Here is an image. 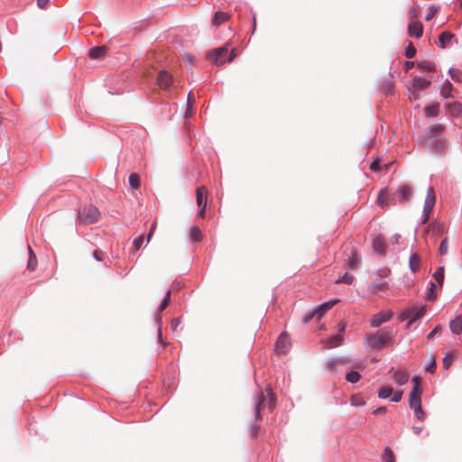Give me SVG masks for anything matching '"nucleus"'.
Here are the masks:
<instances>
[{
    "mask_svg": "<svg viewBox=\"0 0 462 462\" xmlns=\"http://www.w3.org/2000/svg\"><path fill=\"white\" fill-rule=\"evenodd\" d=\"M273 407L274 396L271 389L266 388L264 392L258 393L254 404L255 420H261V411L266 408L273 410Z\"/></svg>",
    "mask_w": 462,
    "mask_h": 462,
    "instance_id": "obj_1",
    "label": "nucleus"
},
{
    "mask_svg": "<svg viewBox=\"0 0 462 462\" xmlns=\"http://www.w3.org/2000/svg\"><path fill=\"white\" fill-rule=\"evenodd\" d=\"M393 337V332L391 329L384 328L376 334L368 335L366 341L368 345L374 349H383L386 344L389 343Z\"/></svg>",
    "mask_w": 462,
    "mask_h": 462,
    "instance_id": "obj_2",
    "label": "nucleus"
},
{
    "mask_svg": "<svg viewBox=\"0 0 462 462\" xmlns=\"http://www.w3.org/2000/svg\"><path fill=\"white\" fill-rule=\"evenodd\" d=\"M99 217L100 212L98 208L93 205L84 207L79 213V219L84 225L97 222Z\"/></svg>",
    "mask_w": 462,
    "mask_h": 462,
    "instance_id": "obj_3",
    "label": "nucleus"
},
{
    "mask_svg": "<svg viewBox=\"0 0 462 462\" xmlns=\"http://www.w3.org/2000/svg\"><path fill=\"white\" fill-rule=\"evenodd\" d=\"M426 312L424 306H412L404 310L401 315L402 320L409 319V326L416 320L421 319Z\"/></svg>",
    "mask_w": 462,
    "mask_h": 462,
    "instance_id": "obj_4",
    "label": "nucleus"
},
{
    "mask_svg": "<svg viewBox=\"0 0 462 462\" xmlns=\"http://www.w3.org/2000/svg\"><path fill=\"white\" fill-rule=\"evenodd\" d=\"M228 48L226 45L210 51L207 57L214 65L220 66L226 62Z\"/></svg>",
    "mask_w": 462,
    "mask_h": 462,
    "instance_id": "obj_5",
    "label": "nucleus"
},
{
    "mask_svg": "<svg viewBox=\"0 0 462 462\" xmlns=\"http://www.w3.org/2000/svg\"><path fill=\"white\" fill-rule=\"evenodd\" d=\"M435 203H436L435 190H434L433 187H429L427 189V196H426V199H425L424 207H423V216H424V218L422 220L423 224L428 222V220L430 218V215L432 212L433 208L435 206Z\"/></svg>",
    "mask_w": 462,
    "mask_h": 462,
    "instance_id": "obj_6",
    "label": "nucleus"
},
{
    "mask_svg": "<svg viewBox=\"0 0 462 462\" xmlns=\"http://www.w3.org/2000/svg\"><path fill=\"white\" fill-rule=\"evenodd\" d=\"M338 327H339V332L337 335H334L328 339V341H327L328 348H333V347L338 346L343 343V341H344L343 334L346 329V324L341 322L338 324Z\"/></svg>",
    "mask_w": 462,
    "mask_h": 462,
    "instance_id": "obj_7",
    "label": "nucleus"
},
{
    "mask_svg": "<svg viewBox=\"0 0 462 462\" xmlns=\"http://www.w3.org/2000/svg\"><path fill=\"white\" fill-rule=\"evenodd\" d=\"M173 83L172 76L166 70H161L157 78V84L162 89H169Z\"/></svg>",
    "mask_w": 462,
    "mask_h": 462,
    "instance_id": "obj_8",
    "label": "nucleus"
},
{
    "mask_svg": "<svg viewBox=\"0 0 462 462\" xmlns=\"http://www.w3.org/2000/svg\"><path fill=\"white\" fill-rule=\"evenodd\" d=\"M393 313L391 311H381L374 315L371 319V326L374 328L380 327L383 322L391 319Z\"/></svg>",
    "mask_w": 462,
    "mask_h": 462,
    "instance_id": "obj_9",
    "label": "nucleus"
},
{
    "mask_svg": "<svg viewBox=\"0 0 462 462\" xmlns=\"http://www.w3.org/2000/svg\"><path fill=\"white\" fill-rule=\"evenodd\" d=\"M290 347V339L286 333H282L276 342V351L280 354H285Z\"/></svg>",
    "mask_w": 462,
    "mask_h": 462,
    "instance_id": "obj_10",
    "label": "nucleus"
},
{
    "mask_svg": "<svg viewBox=\"0 0 462 462\" xmlns=\"http://www.w3.org/2000/svg\"><path fill=\"white\" fill-rule=\"evenodd\" d=\"M431 82L430 80L424 79L420 77H413L412 82H411V88L410 91H420L427 89L430 87Z\"/></svg>",
    "mask_w": 462,
    "mask_h": 462,
    "instance_id": "obj_11",
    "label": "nucleus"
},
{
    "mask_svg": "<svg viewBox=\"0 0 462 462\" xmlns=\"http://www.w3.org/2000/svg\"><path fill=\"white\" fill-rule=\"evenodd\" d=\"M408 33L410 36L420 38L423 33V25L420 22L412 21L408 25Z\"/></svg>",
    "mask_w": 462,
    "mask_h": 462,
    "instance_id": "obj_12",
    "label": "nucleus"
},
{
    "mask_svg": "<svg viewBox=\"0 0 462 462\" xmlns=\"http://www.w3.org/2000/svg\"><path fill=\"white\" fill-rule=\"evenodd\" d=\"M107 53V48L105 45L102 46H97L92 48L89 52L88 56L92 60H103Z\"/></svg>",
    "mask_w": 462,
    "mask_h": 462,
    "instance_id": "obj_13",
    "label": "nucleus"
},
{
    "mask_svg": "<svg viewBox=\"0 0 462 462\" xmlns=\"http://www.w3.org/2000/svg\"><path fill=\"white\" fill-rule=\"evenodd\" d=\"M412 382V390L410 393L409 400H415V399H420L422 389L420 386V380L418 376H414L411 380Z\"/></svg>",
    "mask_w": 462,
    "mask_h": 462,
    "instance_id": "obj_14",
    "label": "nucleus"
},
{
    "mask_svg": "<svg viewBox=\"0 0 462 462\" xmlns=\"http://www.w3.org/2000/svg\"><path fill=\"white\" fill-rule=\"evenodd\" d=\"M208 189L205 186L198 187L196 189L197 205L207 207Z\"/></svg>",
    "mask_w": 462,
    "mask_h": 462,
    "instance_id": "obj_15",
    "label": "nucleus"
},
{
    "mask_svg": "<svg viewBox=\"0 0 462 462\" xmlns=\"http://www.w3.org/2000/svg\"><path fill=\"white\" fill-rule=\"evenodd\" d=\"M388 289V283L382 277L374 281L369 286V290L372 293H378Z\"/></svg>",
    "mask_w": 462,
    "mask_h": 462,
    "instance_id": "obj_16",
    "label": "nucleus"
},
{
    "mask_svg": "<svg viewBox=\"0 0 462 462\" xmlns=\"http://www.w3.org/2000/svg\"><path fill=\"white\" fill-rule=\"evenodd\" d=\"M339 300H332L328 302L321 304L319 308L315 310V313H317V319H319L323 317V315L329 310L334 305H336Z\"/></svg>",
    "mask_w": 462,
    "mask_h": 462,
    "instance_id": "obj_17",
    "label": "nucleus"
},
{
    "mask_svg": "<svg viewBox=\"0 0 462 462\" xmlns=\"http://www.w3.org/2000/svg\"><path fill=\"white\" fill-rule=\"evenodd\" d=\"M447 111L453 116H459L462 114V105L459 102H451L446 105Z\"/></svg>",
    "mask_w": 462,
    "mask_h": 462,
    "instance_id": "obj_18",
    "label": "nucleus"
},
{
    "mask_svg": "<svg viewBox=\"0 0 462 462\" xmlns=\"http://www.w3.org/2000/svg\"><path fill=\"white\" fill-rule=\"evenodd\" d=\"M455 38V34L450 32H443L439 37V44L441 48H446L448 46L450 41Z\"/></svg>",
    "mask_w": 462,
    "mask_h": 462,
    "instance_id": "obj_19",
    "label": "nucleus"
},
{
    "mask_svg": "<svg viewBox=\"0 0 462 462\" xmlns=\"http://www.w3.org/2000/svg\"><path fill=\"white\" fill-rule=\"evenodd\" d=\"M416 67L421 71H436V64L430 60H421L416 62Z\"/></svg>",
    "mask_w": 462,
    "mask_h": 462,
    "instance_id": "obj_20",
    "label": "nucleus"
},
{
    "mask_svg": "<svg viewBox=\"0 0 462 462\" xmlns=\"http://www.w3.org/2000/svg\"><path fill=\"white\" fill-rule=\"evenodd\" d=\"M393 378L396 383L399 385H403L408 382L409 374L405 371H395L393 373Z\"/></svg>",
    "mask_w": 462,
    "mask_h": 462,
    "instance_id": "obj_21",
    "label": "nucleus"
},
{
    "mask_svg": "<svg viewBox=\"0 0 462 462\" xmlns=\"http://www.w3.org/2000/svg\"><path fill=\"white\" fill-rule=\"evenodd\" d=\"M230 18V15L224 12H217L214 14V17L212 19V24L216 27L219 26L221 23L228 21Z\"/></svg>",
    "mask_w": 462,
    "mask_h": 462,
    "instance_id": "obj_22",
    "label": "nucleus"
},
{
    "mask_svg": "<svg viewBox=\"0 0 462 462\" xmlns=\"http://www.w3.org/2000/svg\"><path fill=\"white\" fill-rule=\"evenodd\" d=\"M445 129L443 125H433L428 128L427 135L429 138H437Z\"/></svg>",
    "mask_w": 462,
    "mask_h": 462,
    "instance_id": "obj_23",
    "label": "nucleus"
},
{
    "mask_svg": "<svg viewBox=\"0 0 462 462\" xmlns=\"http://www.w3.org/2000/svg\"><path fill=\"white\" fill-rule=\"evenodd\" d=\"M411 189L407 185H402L399 189V200L404 203L410 199Z\"/></svg>",
    "mask_w": 462,
    "mask_h": 462,
    "instance_id": "obj_24",
    "label": "nucleus"
},
{
    "mask_svg": "<svg viewBox=\"0 0 462 462\" xmlns=\"http://www.w3.org/2000/svg\"><path fill=\"white\" fill-rule=\"evenodd\" d=\"M409 266L412 273L419 271L420 267V258L418 254H412L409 260Z\"/></svg>",
    "mask_w": 462,
    "mask_h": 462,
    "instance_id": "obj_25",
    "label": "nucleus"
},
{
    "mask_svg": "<svg viewBox=\"0 0 462 462\" xmlns=\"http://www.w3.org/2000/svg\"><path fill=\"white\" fill-rule=\"evenodd\" d=\"M449 328L454 334L462 333V316H457L450 321Z\"/></svg>",
    "mask_w": 462,
    "mask_h": 462,
    "instance_id": "obj_26",
    "label": "nucleus"
},
{
    "mask_svg": "<svg viewBox=\"0 0 462 462\" xmlns=\"http://www.w3.org/2000/svg\"><path fill=\"white\" fill-rule=\"evenodd\" d=\"M373 248L376 253L383 254L385 250V245L383 239L381 236H375L373 239Z\"/></svg>",
    "mask_w": 462,
    "mask_h": 462,
    "instance_id": "obj_27",
    "label": "nucleus"
},
{
    "mask_svg": "<svg viewBox=\"0 0 462 462\" xmlns=\"http://www.w3.org/2000/svg\"><path fill=\"white\" fill-rule=\"evenodd\" d=\"M424 113L427 116H437L439 114V105L434 104L430 106H426L424 108Z\"/></svg>",
    "mask_w": 462,
    "mask_h": 462,
    "instance_id": "obj_28",
    "label": "nucleus"
},
{
    "mask_svg": "<svg viewBox=\"0 0 462 462\" xmlns=\"http://www.w3.org/2000/svg\"><path fill=\"white\" fill-rule=\"evenodd\" d=\"M28 251H29V260H28V263H27V268L30 271H34L37 266L36 255L32 252L31 246H28Z\"/></svg>",
    "mask_w": 462,
    "mask_h": 462,
    "instance_id": "obj_29",
    "label": "nucleus"
},
{
    "mask_svg": "<svg viewBox=\"0 0 462 462\" xmlns=\"http://www.w3.org/2000/svg\"><path fill=\"white\" fill-rule=\"evenodd\" d=\"M452 84L449 81H446L441 88L440 94L444 98H448L451 97L452 92Z\"/></svg>",
    "mask_w": 462,
    "mask_h": 462,
    "instance_id": "obj_30",
    "label": "nucleus"
},
{
    "mask_svg": "<svg viewBox=\"0 0 462 462\" xmlns=\"http://www.w3.org/2000/svg\"><path fill=\"white\" fill-rule=\"evenodd\" d=\"M382 459L383 462H395L394 454L389 447L384 448Z\"/></svg>",
    "mask_w": 462,
    "mask_h": 462,
    "instance_id": "obj_31",
    "label": "nucleus"
},
{
    "mask_svg": "<svg viewBox=\"0 0 462 462\" xmlns=\"http://www.w3.org/2000/svg\"><path fill=\"white\" fill-rule=\"evenodd\" d=\"M444 273H445L444 267L440 266L437 269V271L433 274L434 279L436 280V282L439 283V286L443 285Z\"/></svg>",
    "mask_w": 462,
    "mask_h": 462,
    "instance_id": "obj_32",
    "label": "nucleus"
},
{
    "mask_svg": "<svg viewBox=\"0 0 462 462\" xmlns=\"http://www.w3.org/2000/svg\"><path fill=\"white\" fill-rule=\"evenodd\" d=\"M129 184L133 189H138L141 185L140 176L137 173L130 174Z\"/></svg>",
    "mask_w": 462,
    "mask_h": 462,
    "instance_id": "obj_33",
    "label": "nucleus"
},
{
    "mask_svg": "<svg viewBox=\"0 0 462 462\" xmlns=\"http://www.w3.org/2000/svg\"><path fill=\"white\" fill-rule=\"evenodd\" d=\"M393 394V388L391 386H383L378 392V396L382 399L390 398Z\"/></svg>",
    "mask_w": 462,
    "mask_h": 462,
    "instance_id": "obj_34",
    "label": "nucleus"
},
{
    "mask_svg": "<svg viewBox=\"0 0 462 462\" xmlns=\"http://www.w3.org/2000/svg\"><path fill=\"white\" fill-rule=\"evenodd\" d=\"M190 237L194 242H199L202 240V234L198 226L191 227Z\"/></svg>",
    "mask_w": 462,
    "mask_h": 462,
    "instance_id": "obj_35",
    "label": "nucleus"
},
{
    "mask_svg": "<svg viewBox=\"0 0 462 462\" xmlns=\"http://www.w3.org/2000/svg\"><path fill=\"white\" fill-rule=\"evenodd\" d=\"M171 294V290H169L166 292L165 297L163 298V300H162V302H161V304H160V306L158 308L159 312H162L168 307V305L170 304Z\"/></svg>",
    "mask_w": 462,
    "mask_h": 462,
    "instance_id": "obj_36",
    "label": "nucleus"
},
{
    "mask_svg": "<svg viewBox=\"0 0 462 462\" xmlns=\"http://www.w3.org/2000/svg\"><path fill=\"white\" fill-rule=\"evenodd\" d=\"M409 402L410 407L414 410L415 414L422 411L420 399L409 400Z\"/></svg>",
    "mask_w": 462,
    "mask_h": 462,
    "instance_id": "obj_37",
    "label": "nucleus"
},
{
    "mask_svg": "<svg viewBox=\"0 0 462 462\" xmlns=\"http://www.w3.org/2000/svg\"><path fill=\"white\" fill-rule=\"evenodd\" d=\"M359 379H360V374L356 371H350L346 375V380L350 382V383H355L358 382Z\"/></svg>",
    "mask_w": 462,
    "mask_h": 462,
    "instance_id": "obj_38",
    "label": "nucleus"
},
{
    "mask_svg": "<svg viewBox=\"0 0 462 462\" xmlns=\"http://www.w3.org/2000/svg\"><path fill=\"white\" fill-rule=\"evenodd\" d=\"M456 358V356L452 353H448L446 355V356L443 358V366L445 369H448Z\"/></svg>",
    "mask_w": 462,
    "mask_h": 462,
    "instance_id": "obj_39",
    "label": "nucleus"
},
{
    "mask_svg": "<svg viewBox=\"0 0 462 462\" xmlns=\"http://www.w3.org/2000/svg\"><path fill=\"white\" fill-rule=\"evenodd\" d=\"M450 77L453 80L457 82L462 81V72L459 69H449Z\"/></svg>",
    "mask_w": 462,
    "mask_h": 462,
    "instance_id": "obj_40",
    "label": "nucleus"
},
{
    "mask_svg": "<svg viewBox=\"0 0 462 462\" xmlns=\"http://www.w3.org/2000/svg\"><path fill=\"white\" fill-rule=\"evenodd\" d=\"M386 199H387V194L386 192L382 189L379 194H378V197H377V204L383 208L384 206H386Z\"/></svg>",
    "mask_w": 462,
    "mask_h": 462,
    "instance_id": "obj_41",
    "label": "nucleus"
},
{
    "mask_svg": "<svg viewBox=\"0 0 462 462\" xmlns=\"http://www.w3.org/2000/svg\"><path fill=\"white\" fill-rule=\"evenodd\" d=\"M448 237H445L440 243L439 252L441 255H445L448 254Z\"/></svg>",
    "mask_w": 462,
    "mask_h": 462,
    "instance_id": "obj_42",
    "label": "nucleus"
},
{
    "mask_svg": "<svg viewBox=\"0 0 462 462\" xmlns=\"http://www.w3.org/2000/svg\"><path fill=\"white\" fill-rule=\"evenodd\" d=\"M194 103V97L189 93L188 95V107L185 112L186 117H189L192 115V104Z\"/></svg>",
    "mask_w": 462,
    "mask_h": 462,
    "instance_id": "obj_43",
    "label": "nucleus"
},
{
    "mask_svg": "<svg viewBox=\"0 0 462 462\" xmlns=\"http://www.w3.org/2000/svg\"><path fill=\"white\" fill-rule=\"evenodd\" d=\"M438 11H439V7L438 6L430 5L428 8V14H427V15L425 17L426 21H430L436 15Z\"/></svg>",
    "mask_w": 462,
    "mask_h": 462,
    "instance_id": "obj_44",
    "label": "nucleus"
},
{
    "mask_svg": "<svg viewBox=\"0 0 462 462\" xmlns=\"http://www.w3.org/2000/svg\"><path fill=\"white\" fill-rule=\"evenodd\" d=\"M354 281V276L348 273H345V275L339 278L336 282L337 283H346L351 284Z\"/></svg>",
    "mask_w": 462,
    "mask_h": 462,
    "instance_id": "obj_45",
    "label": "nucleus"
},
{
    "mask_svg": "<svg viewBox=\"0 0 462 462\" xmlns=\"http://www.w3.org/2000/svg\"><path fill=\"white\" fill-rule=\"evenodd\" d=\"M416 54V49L412 42H410L405 51V56L409 59L413 58Z\"/></svg>",
    "mask_w": 462,
    "mask_h": 462,
    "instance_id": "obj_46",
    "label": "nucleus"
},
{
    "mask_svg": "<svg viewBox=\"0 0 462 462\" xmlns=\"http://www.w3.org/2000/svg\"><path fill=\"white\" fill-rule=\"evenodd\" d=\"M435 290H436V285H435V283L432 282L430 284V287L429 291L427 293V300H434L436 298Z\"/></svg>",
    "mask_w": 462,
    "mask_h": 462,
    "instance_id": "obj_47",
    "label": "nucleus"
},
{
    "mask_svg": "<svg viewBox=\"0 0 462 462\" xmlns=\"http://www.w3.org/2000/svg\"><path fill=\"white\" fill-rule=\"evenodd\" d=\"M143 243V236H140L134 240L133 245H134L135 252L141 248Z\"/></svg>",
    "mask_w": 462,
    "mask_h": 462,
    "instance_id": "obj_48",
    "label": "nucleus"
},
{
    "mask_svg": "<svg viewBox=\"0 0 462 462\" xmlns=\"http://www.w3.org/2000/svg\"><path fill=\"white\" fill-rule=\"evenodd\" d=\"M410 20L412 22L413 20L419 17V11L416 7H411L408 13Z\"/></svg>",
    "mask_w": 462,
    "mask_h": 462,
    "instance_id": "obj_49",
    "label": "nucleus"
},
{
    "mask_svg": "<svg viewBox=\"0 0 462 462\" xmlns=\"http://www.w3.org/2000/svg\"><path fill=\"white\" fill-rule=\"evenodd\" d=\"M403 392L402 391H397L393 393V397L391 398V401L394 402H398L402 400Z\"/></svg>",
    "mask_w": 462,
    "mask_h": 462,
    "instance_id": "obj_50",
    "label": "nucleus"
},
{
    "mask_svg": "<svg viewBox=\"0 0 462 462\" xmlns=\"http://www.w3.org/2000/svg\"><path fill=\"white\" fill-rule=\"evenodd\" d=\"M436 370V359L434 356H431V364L426 367V371L430 373H434Z\"/></svg>",
    "mask_w": 462,
    "mask_h": 462,
    "instance_id": "obj_51",
    "label": "nucleus"
},
{
    "mask_svg": "<svg viewBox=\"0 0 462 462\" xmlns=\"http://www.w3.org/2000/svg\"><path fill=\"white\" fill-rule=\"evenodd\" d=\"M317 318V313H315V310L311 311L310 313L307 314L304 319L303 322L305 324L309 323L313 318Z\"/></svg>",
    "mask_w": 462,
    "mask_h": 462,
    "instance_id": "obj_52",
    "label": "nucleus"
},
{
    "mask_svg": "<svg viewBox=\"0 0 462 462\" xmlns=\"http://www.w3.org/2000/svg\"><path fill=\"white\" fill-rule=\"evenodd\" d=\"M156 226H157L156 221H154V222L152 224V226H151V228H150L149 234H148V236H147V241H148V242L151 240V238H152V235H153V233H154V231H155V229H156Z\"/></svg>",
    "mask_w": 462,
    "mask_h": 462,
    "instance_id": "obj_53",
    "label": "nucleus"
},
{
    "mask_svg": "<svg viewBox=\"0 0 462 462\" xmlns=\"http://www.w3.org/2000/svg\"><path fill=\"white\" fill-rule=\"evenodd\" d=\"M50 0H37V5L41 9H44L49 5Z\"/></svg>",
    "mask_w": 462,
    "mask_h": 462,
    "instance_id": "obj_54",
    "label": "nucleus"
},
{
    "mask_svg": "<svg viewBox=\"0 0 462 462\" xmlns=\"http://www.w3.org/2000/svg\"><path fill=\"white\" fill-rule=\"evenodd\" d=\"M370 169L373 171H378L380 170V162L379 161H374L371 165H370Z\"/></svg>",
    "mask_w": 462,
    "mask_h": 462,
    "instance_id": "obj_55",
    "label": "nucleus"
},
{
    "mask_svg": "<svg viewBox=\"0 0 462 462\" xmlns=\"http://www.w3.org/2000/svg\"><path fill=\"white\" fill-rule=\"evenodd\" d=\"M441 330L440 327L439 326H437L433 328V330L431 332H430L428 334V339H430L434 337V335H436L437 333H439V331Z\"/></svg>",
    "mask_w": 462,
    "mask_h": 462,
    "instance_id": "obj_56",
    "label": "nucleus"
},
{
    "mask_svg": "<svg viewBox=\"0 0 462 462\" xmlns=\"http://www.w3.org/2000/svg\"><path fill=\"white\" fill-rule=\"evenodd\" d=\"M385 412H386V407H384V406L379 407L373 411V413L374 415L384 414Z\"/></svg>",
    "mask_w": 462,
    "mask_h": 462,
    "instance_id": "obj_57",
    "label": "nucleus"
},
{
    "mask_svg": "<svg viewBox=\"0 0 462 462\" xmlns=\"http://www.w3.org/2000/svg\"><path fill=\"white\" fill-rule=\"evenodd\" d=\"M236 57V49H232V51H230L228 57L226 58V61L227 62H231L234 60V59Z\"/></svg>",
    "mask_w": 462,
    "mask_h": 462,
    "instance_id": "obj_58",
    "label": "nucleus"
},
{
    "mask_svg": "<svg viewBox=\"0 0 462 462\" xmlns=\"http://www.w3.org/2000/svg\"><path fill=\"white\" fill-rule=\"evenodd\" d=\"M414 66H416V62H414V61H406L404 63V69L406 71H409Z\"/></svg>",
    "mask_w": 462,
    "mask_h": 462,
    "instance_id": "obj_59",
    "label": "nucleus"
},
{
    "mask_svg": "<svg viewBox=\"0 0 462 462\" xmlns=\"http://www.w3.org/2000/svg\"><path fill=\"white\" fill-rule=\"evenodd\" d=\"M94 257L97 260V261H103V253L98 251V250H96L93 254Z\"/></svg>",
    "mask_w": 462,
    "mask_h": 462,
    "instance_id": "obj_60",
    "label": "nucleus"
},
{
    "mask_svg": "<svg viewBox=\"0 0 462 462\" xmlns=\"http://www.w3.org/2000/svg\"><path fill=\"white\" fill-rule=\"evenodd\" d=\"M356 263H357V259H356V256L354 255L350 260H349V266L354 269L356 265Z\"/></svg>",
    "mask_w": 462,
    "mask_h": 462,
    "instance_id": "obj_61",
    "label": "nucleus"
},
{
    "mask_svg": "<svg viewBox=\"0 0 462 462\" xmlns=\"http://www.w3.org/2000/svg\"><path fill=\"white\" fill-rule=\"evenodd\" d=\"M415 416L417 417L418 420H424V419H425V412L422 410L421 411L416 413Z\"/></svg>",
    "mask_w": 462,
    "mask_h": 462,
    "instance_id": "obj_62",
    "label": "nucleus"
},
{
    "mask_svg": "<svg viewBox=\"0 0 462 462\" xmlns=\"http://www.w3.org/2000/svg\"><path fill=\"white\" fill-rule=\"evenodd\" d=\"M339 364H343V362L340 360H334V361L328 362V365H329L330 369H332L333 366L339 365Z\"/></svg>",
    "mask_w": 462,
    "mask_h": 462,
    "instance_id": "obj_63",
    "label": "nucleus"
},
{
    "mask_svg": "<svg viewBox=\"0 0 462 462\" xmlns=\"http://www.w3.org/2000/svg\"><path fill=\"white\" fill-rule=\"evenodd\" d=\"M400 235H394L391 237V242L393 244H397L399 242Z\"/></svg>",
    "mask_w": 462,
    "mask_h": 462,
    "instance_id": "obj_64",
    "label": "nucleus"
}]
</instances>
